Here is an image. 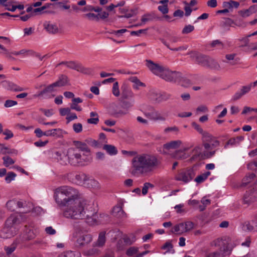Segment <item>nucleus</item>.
<instances>
[{
    "label": "nucleus",
    "mask_w": 257,
    "mask_h": 257,
    "mask_svg": "<svg viewBox=\"0 0 257 257\" xmlns=\"http://www.w3.org/2000/svg\"><path fill=\"white\" fill-rule=\"evenodd\" d=\"M1 84L5 89L11 91H22L24 90L23 88L10 81H3L1 82Z\"/></svg>",
    "instance_id": "nucleus-18"
},
{
    "label": "nucleus",
    "mask_w": 257,
    "mask_h": 257,
    "mask_svg": "<svg viewBox=\"0 0 257 257\" xmlns=\"http://www.w3.org/2000/svg\"><path fill=\"white\" fill-rule=\"evenodd\" d=\"M75 231L77 237L76 241L77 247L82 248L92 241V235L89 233L88 228L79 225L75 227Z\"/></svg>",
    "instance_id": "nucleus-7"
},
{
    "label": "nucleus",
    "mask_w": 257,
    "mask_h": 257,
    "mask_svg": "<svg viewBox=\"0 0 257 257\" xmlns=\"http://www.w3.org/2000/svg\"><path fill=\"white\" fill-rule=\"evenodd\" d=\"M16 176V174L15 173L12 172H9L5 178V180L7 183H9L14 180Z\"/></svg>",
    "instance_id": "nucleus-53"
},
{
    "label": "nucleus",
    "mask_w": 257,
    "mask_h": 257,
    "mask_svg": "<svg viewBox=\"0 0 257 257\" xmlns=\"http://www.w3.org/2000/svg\"><path fill=\"white\" fill-rule=\"evenodd\" d=\"M175 157L179 159H185L188 157V155L184 152L179 151L176 152Z\"/></svg>",
    "instance_id": "nucleus-55"
},
{
    "label": "nucleus",
    "mask_w": 257,
    "mask_h": 257,
    "mask_svg": "<svg viewBox=\"0 0 257 257\" xmlns=\"http://www.w3.org/2000/svg\"><path fill=\"white\" fill-rule=\"evenodd\" d=\"M256 194L257 192L255 190L252 191L250 190L248 191H246L243 198V202L244 204L248 205L254 202L256 197Z\"/></svg>",
    "instance_id": "nucleus-16"
},
{
    "label": "nucleus",
    "mask_w": 257,
    "mask_h": 257,
    "mask_svg": "<svg viewBox=\"0 0 257 257\" xmlns=\"http://www.w3.org/2000/svg\"><path fill=\"white\" fill-rule=\"evenodd\" d=\"M192 127L196 130L201 135L204 132L200 125L195 122H192L191 123Z\"/></svg>",
    "instance_id": "nucleus-58"
},
{
    "label": "nucleus",
    "mask_w": 257,
    "mask_h": 257,
    "mask_svg": "<svg viewBox=\"0 0 257 257\" xmlns=\"http://www.w3.org/2000/svg\"><path fill=\"white\" fill-rule=\"evenodd\" d=\"M45 30L50 34L55 35L59 33V29L55 24L51 23L50 21H45L43 24Z\"/></svg>",
    "instance_id": "nucleus-15"
},
{
    "label": "nucleus",
    "mask_w": 257,
    "mask_h": 257,
    "mask_svg": "<svg viewBox=\"0 0 257 257\" xmlns=\"http://www.w3.org/2000/svg\"><path fill=\"white\" fill-rule=\"evenodd\" d=\"M69 83V79L68 77L64 74H61L58 77L57 81L55 82L54 84L55 87H62L67 85Z\"/></svg>",
    "instance_id": "nucleus-25"
},
{
    "label": "nucleus",
    "mask_w": 257,
    "mask_h": 257,
    "mask_svg": "<svg viewBox=\"0 0 257 257\" xmlns=\"http://www.w3.org/2000/svg\"><path fill=\"white\" fill-rule=\"evenodd\" d=\"M85 186L88 188H97L99 187L98 182L93 179H90L88 177L86 183L85 184Z\"/></svg>",
    "instance_id": "nucleus-37"
},
{
    "label": "nucleus",
    "mask_w": 257,
    "mask_h": 257,
    "mask_svg": "<svg viewBox=\"0 0 257 257\" xmlns=\"http://www.w3.org/2000/svg\"><path fill=\"white\" fill-rule=\"evenodd\" d=\"M24 233V238L25 239L30 240L35 237V234L34 233L32 229L30 228L27 225L25 226Z\"/></svg>",
    "instance_id": "nucleus-36"
},
{
    "label": "nucleus",
    "mask_w": 257,
    "mask_h": 257,
    "mask_svg": "<svg viewBox=\"0 0 257 257\" xmlns=\"http://www.w3.org/2000/svg\"><path fill=\"white\" fill-rule=\"evenodd\" d=\"M73 128L75 133H79L82 131V125L80 123H74Z\"/></svg>",
    "instance_id": "nucleus-54"
},
{
    "label": "nucleus",
    "mask_w": 257,
    "mask_h": 257,
    "mask_svg": "<svg viewBox=\"0 0 257 257\" xmlns=\"http://www.w3.org/2000/svg\"><path fill=\"white\" fill-rule=\"evenodd\" d=\"M178 80L175 82L179 83L182 86L187 87L191 85V81L188 78L184 77L181 73L180 72V77L178 78Z\"/></svg>",
    "instance_id": "nucleus-30"
},
{
    "label": "nucleus",
    "mask_w": 257,
    "mask_h": 257,
    "mask_svg": "<svg viewBox=\"0 0 257 257\" xmlns=\"http://www.w3.org/2000/svg\"><path fill=\"white\" fill-rule=\"evenodd\" d=\"M71 109L69 107L61 108L59 109L60 114L61 116H65L70 113Z\"/></svg>",
    "instance_id": "nucleus-57"
},
{
    "label": "nucleus",
    "mask_w": 257,
    "mask_h": 257,
    "mask_svg": "<svg viewBox=\"0 0 257 257\" xmlns=\"http://www.w3.org/2000/svg\"><path fill=\"white\" fill-rule=\"evenodd\" d=\"M82 17L84 18H87L89 21H95L98 22L99 20L98 14L96 15L94 13H89L85 14L83 15Z\"/></svg>",
    "instance_id": "nucleus-40"
},
{
    "label": "nucleus",
    "mask_w": 257,
    "mask_h": 257,
    "mask_svg": "<svg viewBox=\"0 0 257 257\" xmlns=\"http://www.w3.org/2000/svg\"><path fill=\"white\" fill-rule=\"evenodd\" d=\"M21 222V217L20 216L12 215L7 219L5 224L10 226L11 228H16L18 229V231H19V226Z\"/></svg>",
    "instance_id": "nucleus-12"
},
{
    "label": "nucleus",
    "mask_w": 257,
    "mask_h": 257,
    "mask_svg": "<svg viewBox=\"0 0 257 257\" xmlns=\"http://www.w3.org/2000/svg\"><path fill=\"white\" fill-rule=\"evenodd\" d=\"M77 71L85 74H90L92 72V70L91 68L85 67L81 64L79 65Z\"/></svg>",
    "instance_id": "nucleus-46"
},
{
    "label": "nucleus",
    "mask_w": 257,
    "mask_h": 257,
    "mask_svg": "<svg viewBox=\"0 0 257 257\" xmlns=\"http://www.w3.org/2000/svg\"><path fill=\"white\" fill-rule=\"evenodd\" d=\"M80 64V63H77L74 61H69L67 67L70 69L75 70L77 71Z\"/></svg>",
    "instance_id": "nucleus-51"
},
{
    "label": "nucleus",
    "mask_w": 257,
    "mask_h": 257,
    "mask_svg": "<svg viewBox=\"0 0 257 257\" xmlns=\"http://www.w3.org/2000/svg\"><path fill=\"white\" fill-rule=\"evenodd\" d=\"M17 200H9L7 202L6 204L7 207L9 210L11 211H14L16 207H17Z\"/></svg>",
    "instance_id": "nucleus-41"
},
{
    "label": "nucleus",
    "mask_w": 257,
    "mask_h": 257,
    "mask_svg": "<svg viewBox=\"0 0 257 257\" xmlns=\"http://www.w3.org/2000/svg\"><path fill=\"white\" fill-rule=\"evenodd\" d=\"M18 229L11 228L5 224V227L0 231V237L3 238H11L18 232Z\"/></svg>",
    "instance_id": "nucleus-11"
},
{
    "label": "nucleus",
    "mask_w": 257,
    "mask_h": 257,
    "mask_svg": "<svg viewBox=\"0 0 257 257\" xmlns=\"http://www.w3.org/2000/svg\"><path fill=\"white\" fill-rule=\"evenodd\" d=\"M88 177L85 174L79 173L74 176V179L73 180L77 184L85 185L88 179Z\"/></svg>",
    "instance_id": "nucleus-24"
},
{
    "label": "nucleus",
    "mask_w": 257,
    "mask_h": 257,
    "mask_svg": "<svg viewBox=\"0 0 257 257\" xmlns=\"http://www.w3.org/2000/svg\"><path fill=\"white\" fill-rule=\"evenodd\" d=\"M156 18V16L154 13H148L144 15L141 18V23L140 25H144L149 22L153 21Z\"/></svg>",
    "instance_id": "nucleus-28"
},
{
    "label": "nucleus",
    "mask_w": 257,
    "mask_h": 257,
    "mask_svg": "<svg viewBox=\"0 0 257 257\" xmlns=\"http://www.w3.org/2000/svg\"><path fill=\"white\" fill-rule=\"evenodd\" d=\"M234 24L233 20L230 18H225L221 21L219 24V27L223 32L230 30V27Z\"/></svg>",
    "instance_id": "nucleus-19"
},
{
    "label": "nucleus",
    "mask_w": 257,
    "mask_h": 257,
    "mask_svg": "<svg viewBox=\"0 0 257 257\" xmlns=\"http://www.w3.org/2000/svg\"><path fill=\"white\" fill-rule=\"evenodd\" d=\"M73 144L74 145V149H77L79 152H83L85 153L90 154V149L89 148L86 143L84 142L74 141L73 142Z\"/></svg>",
    "instance_id": "nucleus-17"
},
{
    "label": "nucleus",
    "mask_w": 257,
    "mask_h": 257,
    "mask_svg": "<svg viewBox=\"0 0 257 257\" xmlns=\"http://www.w3.org/2000/svg\"><path fill=\"white\" fill-rule=\"evenodd\" d=\"M190 57L196 63L204 67L219 70L220 65L212 58L196 52L190 53Z\"/></svg>",
    "instance_id": "nucleus-6"
},
{
    "label": "nucleus",
    "mask_w": 257,
    "mask_h": 257,
    "mask_svg": "<svg viewBox=\"0 0 257 257\" xmlns=\"http://www.w3.org/2000/svg\"><path fill=\"white\" fill-rule=\"evenodd\" d=\"M54 158L61 165H66L68 162V156L64 152L57 151L54 153Z\"/></svg>",
    "instance_id": "nucleus-20"
},
{
    "label": "nucleus",
    "mask_w": 257,
    "mask_h": 257,
    "mask_svg": "<svg viewBox=\"0 0 257 257\" xmlns=\"http://www.w3.org/2000/svg\"><path fill=\"white\" fill-rule=\"evenodd\" d=\"M173 244L169 242H166L161 247L162 249H167L166 252H169L171 253H174L175 250L173 249Z\"/></svg>",
    "instance_id": "nucleus-47"
},
{
    "label": "nucleus",
    "mask_w": 257,
    "mask_h": 257,
    "mask_svg": "<svg viewBox=\"0 0 257 257\" xmlns=\"http://www.w3.org/2000/svg\"><path fill=\"white\" fill-rule=\"evenodd\" d=\"M62 130L60 128H54L45 132V136H59L61 134Z\"/></svg>",
    "instance_id": "nucleus-39"
},
{
    "label": "nucleus",
    "mask_w": 257,
    "mask_h": 257,
    "mask_svg": "<svg viewBox=\"0 0 257 257\" xmlns=\"http://www.w3.org/2000/svg\"><path fill=\"white\" fill-rule=\"evenodd\" d=\"M150 97L151 99L155 101L156 102L159 103L162 102L161 93L152 92L150 94Z\"/></svg>",
    "instance_id": "nucleus-43"
},
{
    "label": "nucleus",
    "mask_w": 257,
    "mask_h": 257,
    "mask_svg": "<svg viewBox=\"0 0 257 257\" xmlns=\"http://www.w3.org/2000/svg\"><path fill=\"white\" fill-rule=\"evenodd\" d=\"M172 98V95L167 92L161 93L162 101L168 100Z\"/></svg>",
    "instance_id": "nucleus-64"
},
{
    "label": "nucleus",
    "mask_w": 257,
    "mask_h": 257,
    "mask_svg": "<svg viewBox=\"0 0 257 257\" xmlns=\"http://www.w3.org/2000/svg\"><path fill=\"white\" fill-rule=\"evenodd\" d=\"M102 148L110 155H115L118 152L116 147L111 145H104Z\"/></svg>",
    "instance_id": "nucleus-33"
},
{
    "label": "nucleus",
    "mask_w": 257,
    "mask_h": 257,
    "mask_svg": "<svg viewBox=\"0 0 257 257\" xmlns=\"http://www.w3.org/2000/svg\"><path fill=\"white\" fill-rule=\"evenodd\" d=\"M131 173L135 176L151 174L158 166L159 161L156 156L143 154L135 157L132 161Z\"/></svg>",
    "instance_id": "nucleus-2"
},
{
    "label": "nucleus",
    "mask_w": 257,
    "mask_h": 257,
    "mask_svg": "<svg viewBox=\"0 0 257 257\" xmlns=\"http://www.w3.org/2000/svg\"><path fill=\"white\" fill-rule=\"evenodd\" d=\"M112 215L118 218H122L125 217L126 214L123 210L122 207L119 205L115 206L112 210Z\"/></svg>",
    "instance_id": "nucleus-23"
},
{
    "label": "nucleus",
    "mask_w": 257,
    "mask_h": 257,
    "mask_svg": "<svg viewBox=\"0 0 257 257\" xmlns=\"http://www.w3.org/2000/svg\"><path fill=\"white\" fill-rule=\"evenodd\" d=\"M128 80L134 83L133 87L135 89H139L140 86H146L145 84L141 82L140 80L138 79V78L136 76L131 77Z\"/></svg>",
    "instance_id": "nucleus-34"
},
{
    "label": "nucleus",
    "mask_w": 257,
    "mask_h": 257,
    "mask_svg": "<svg viewBox=\"0 0 257 257\" xmlns=\"http://www.w3.org/2000/svg\"><path fill=\"white\" fill-rule=\"evenodd\" d=\"M201 135L202 145L206 150H209L211 148L210 143L213 139L214 137L206 131H204Z\"/></svg>",
    "instance_id": "nucleus-14"
},
{
    "label": "nucleus",
    "mask_w": 257,
    "mask_h": 257,
    "mask_svg": "<svg viewBox=\"0 0 257 257\" xmlns=\"http://www.w3.org/2000/svg\"><path fill=\"white\" fill-rule=\"evenodd\" d=\"M154 187V185L150 183L146 182V183H144V186L142 188L143 195H146L148 192V189L149 188H153Z\"/></svg>",
    "instance_id": "nucleus-49"
},
{
    "label": "nucleus",
    "mask_w": 257,
    "mask_h": 257,
    "mask_svg": "<svg viewBox=\"0 0 257 257\" xmlns=\"http://www.w3.org/2000/svg\"><path fill=\"white\" fill-rule=\"evenodd\" d=\"M63 215L65 218L72 220L85 219L90 225L99 223L97 212L84 198L67 205Z\"/></svg>",
    "instance_id": "nucleus-1"
},
{
    "label": "nucleus",
    "mask_w": 257,
    "mask_h": 257,
    "mask_svg": "<svg viewBox=\"0 0 257 257\" xmlns=\"http://www.w3.org/2000/svg\"><path fill=\"white\" fill-rule=\"evenodd\" d=\"M3 134L6 136V137L5 138V140H8L13 138L14 136L13 133L12 132V131L8 129H6L3 132Z\"/></svg>",
    "instance_id": "nucleus-61"
},
{
    "label": "nucleus",
    "mask_w": 257,
    "mask_h": 257,
    "mask_svg": "<svg viewBox=\"0 0 257 257\" xmlns=\"http://www.w3.org/2000/svg\"><path fill=\"white\" fill-rule=\"evenodd\" d=\"M214 245L216 247H219V250L210 252L207 254L205 257H225L230 254L231 248L227 241L218 238L214 240Z\"/></svg>",
    "instance_id": "nucleus-8"
},
{
    "label": "nucleus",
    "mask_w": 257,
    "mask_h": 257,
    "mask_svg": "<svg viewBox=\"0 0 257 257\" xmlns=\"http://www.w3.org/2000/svg\"><path fill=\"white\" fill-rule=\"evenodd\" d=\"M39 110L43 113L47 117L52 116L53 114L52 109H46L42 108L39 109Z\"/></svg>",
    "instance_id": "nucleus-63"
},
{
    "label": "nucleus",
    "mask_w": 257,
    "mask_h": 257,
    "mask_svg": "<svg viewBox=\"0 0 257 257\" xmlns=\"http://www.w3.org/2000/svg\"><path fill=\"white\" fill-rule=\"evenodd\" d=\"M17 205L18 208L24 209V213L30 212L33 207V204L31 202H27L26 201L22 200L17 201Z\"/></svg>",
    "instance_id": "nucleus-22"
},
{
    "label": "nucleus",
    "mask_w": 257,
    "mask_h": 257,
    "mask_svg": "<svg viewBox=\"0 0 257 257\" xmlns=\"http://www.w3.org/2000/svg\"><path fill=\"white\" fill-rule=\"evenodd\" d=\"M252 86V83L249 84V85H246V86H242L240 90L241 92H242V94L244 95L246 93H248L250 90Z\"/></svg>",
    "instance_id": "nucleus-60"
},
{
    "label": "nucleus",
    "mask_w": 257,
    "mask_h": 257,
    "mask_svg": "<svg viewBox=\"0 0 257 257\" xmlns=\"http://www.w3.org/2000/svg\"><path fill=\"white\" fill-rule=\"evenodd\" d=\"M144 114L148 118L155 121H165L166 119L165 116L161 115L157 111H152L151 112H144Z\"/></svg>",
    "instance_id": "nucleus-21"
},
{
    "label": "nucleus",
    "mask_w": 257,
    "mask_h": 257,
    "mask_svg": "<svg viewBox=\"0 0 257 257\" xmlns=\"http://www.w3.org/2000/svg\"><path fill=\"white\" fill-rule=\"evenodd\" d=\"M182 142L180 140L171 141L164 145V148L167 150L176 149L179 148Z\"/></svg>",
    "instance_id": "nucleus-29"
},
{
    "label": "nucleus",
    "mask_w": 257,
    "mask_h": 257,
    "mask_svg": "<svg viewBox=\"0 0 257 257\" xmlns=\"http://www.w3.org/2000/svg\"><path fill=\"white\" fill-rule=\"evenodd\" d=\"M68 163L74 166H84L90 163L92 161L91 157L84 153L81 155L77 149L70 148L67 152Z\"/></svg>",
    "instance_id": "nucleus-5"
},
{
    "label": "nucleus",
    "mask_w": 257,
    "mask_h": 257,
    "mask_svg": "<svg viewBox=\"0 0 257 257\" xmlns=\"http://www.w3.org/2000/svg\"><path fill=\"white\" fill-rule=\"evenodd\" d=\"M84 141L87 146L89 145L95 148H100L102 147V144L100 143V142L91 138H87L85 139Z\"/></svg>",
    "instance_id": "nucleus-32"
},
{
    "label": "nucleus",
    "mask_w": 257,
    "mask_h": 257,
    "mask_svg": "<svg viewBox=\"0 0 257 257\" xmlns=\"http://www.w3.org/2000/svg\"><path fill=\"white\" fill-rule=\"evenodd\" d=\"M121 96L124 99H129L134 96V93L132 90L126 85H123L121 87Z\"/></svg>",
    "instance_id": "nucleus-26"
},
{
    "label": "nucleus",
    "mask_w": 257,
    "mask_h": 257,
    "mask_svg": "<svg viewBox=\"0 0 257 257\" xmlns=\"http://www.w3.org/2000/svg\"><path fill=\"white\" fill-rule=\"evenodd\" d=\"M112 92L115 96L117 97L119 95L120 92L118 87V83L117 82H115L113 83Z\"/></svg>",
    "instance_id": "nucleus-50"
},
{
    "label": "nucleus",
    "mask_w": 257,
    "mask_h": 257,
    "mask_svg": "<svg viewBox=\"0 0 257 257\" xmlns=\"http://www.w3.org/2000/svg\"><path fill=\"white\" fill-rule=\"evenodd\" d=\"M210 174L211 173L209 171H207L197 176L195 179V181L199 184L203 182L208 178V177L210 175Z\"/></svg>",
    "instance_id": "nucleus-38"
},
{
    "label": "nucleus",
    "mask_w": 257,
    "mask_h": 257,
    "mask_svg": "<svg viewBox=\"0 0 257 257\" xmlns=\"http://www.w3.org/2000/svg\"><path fill=\"white\" fill-rule=\"evenodd\" d=\"M194 30V27L191 25L186 26L182 30V33L183 34L191 33Z\"/></svg>",
    "instance_id": "nucleus-52"
},
{
    "label": "nucleus",
    "mask_w": 257,
    "mask_h": 257,
    "mask_svg": "<svg viewBox=\"0 0 257 257\" xmlns=\"http://www.w3.org/2000/svg\"><path fill=\"white\" fill-rule=\"evenodd\" d=\"M59 257H79V254L76 253L71 250H68L64 252L61 255H59Z\"/></svg>",
    "instance_id": "nucleus-44"
},
{
    "label": "nucleus",
    "mask_w": 257,
    "mask_h": 257,
    "mask_svg": "<svg viewBox=\"0 0 257 257\" xmlns=\"http://www.w3.org/2000/svg\"><path fill=\"white\" fill-rule=\"evenodd\" d=\"M146 65L153 74L167 81L175 82L180 77L179 72L171 71L167 67L151 60H146Z\"/></svg>",
    "instance_id": "nucleus-4"
},
{
    "label": "nucleus",
    "mask_w": 257,
    "mask_h": 257,
    "mask_svg": "<svg viewBox=\"0 0 257 257\" xmlns=\"http://www.w3.org/2000/svg\"><path fill=\"white\" fill-rule=\"evenodd\" d=\"M172 231L173 233H176L179 235H181L184 232H186L184 222L180 223L175 225L173 227V230Z\"/></svg>",
    "instance_id": "nucleus-31"
},
{
    "label": "nucleus",
    "mask_w": 257,
    "mask_h": 257,
    "mask_svg": "<svg viewBox=\"0 0 257 257\" xmlns=\"http://www.w3.org/2000/svg\"><path fill=\"white\" fill-rule=\"evenodd\" d=\"M206 150L204 152H202V147L201 146H196L191 152V158L189 159V161L191 162H196L200 160L203 158V157H205L207 158H210L213 156L216 151H212L208 152Z\"/></svg>",
    "instance_id": "nucleus-9"
},
{
    "label": "nucleus",
    "mask_w": 257,
    "mask_h": 257,
    "mask_svg": "<svg viewBox=\"0 0 257 257\" xmlns=\"http://www.w3.org/2000/svg\"><path fill=\"white\" fill-rule=\"evenodd\" d=\"M195 175V173L193 168H187L181 170L175 176V179L177 181H182L184 183H187L191 181Z\"/></svg>",
    "instance_id": "nucleus-10"
},
{
    "label": "nucleus",
    "mask_w": 257,
    "mask_h": 257,
    "mask_svg": "<svg viewBox=\"0 0 257 257\" xmlns=\"http://www.w3.org/2000/svg\"><path fill=\"white\" fill-rule=\"evenodd\" d=\"M55 86L54 83L51 84L47 86H45V88L35 94L34 96L35 97H39L41 98H48V94L52 93L55 91Z\"/></svg>",
    "instance_id": "nucleus-13"
},
{
    "label": "nucleus",
    "mask_w": 257,
    "mask_h": 257,
    "mask_svg": "<svg viewBox=\"0 0 257 257\" xmlns=\"http://www.w3.org/2000/svg\"><path fill=\"white\" fill-rule=\"evenodd\" d=\"M158 8L159 11H160L164 15L167 14L169 12L168 5L159 6Z\"/></svg>",
    "instance_id": "nucleus-59"
},
{
    "label": "nucleus",
    "mask_w": 257,
    "mask_h": 257,
    "mask_svg": "<svg viewBox=\"0 0 257 257\" xmlns=\"http://www.w3.org/2000/svg\"><path fill=\"white\" fill-rule=\"evenodd\" d=\"M255 175L254 173L249 174L248 175L246 176L242 180V186H245L249 182H250L255 177Z\"/></svg>",
    "instance_id": "nucleus-42"
},
{
    "label": "nucleus",
    "mask_w": 257,
    "mask_h": 257,
    "mask_svg": "<svg viewBox=\"0 0 257 257\" xmlns=\"http://www.w3.org/2000/svg\"><path fill=\"white\" fill-rule=\"evenodd\" d=\"M106 231H102L99 233L98 238L97 240L94 243V246L102 247L103 246L106 241L105 237Z\"/></svg>",
    "instance_id": "nucleus-27"
},
{
    "label": "nucleus",
    "mask_w": 257,
    "mask_h": 257,
    "mask_svg": "<svg viewBox=\"0 0 257 257\" xmlns=\"http://www.w3.org/2000/svg\"><path fill=\"white\" fill-rule=\"evenodd\" d=\"M147 29H141L137 31H132L131 32V35L132 36H140L142 34H146V32Z\"/></svg>",
    "instance_id": "nucleus-62"
},
{
    "label": "nucleus",
    "mask_w": 257,
    "mask_h": 257,
    "mask_svg": "<svg viewBox=\"0 0 257 257\" xmlns=\"http://www.w3.org/2000/svg\"><path fill=\"white\" fill-rule=\"evenodd\" d=\"M138 251V248L135 247H131L126 250V254L128 256H132Z\"/></svg>",
    "instance_id": "nucleus-56"
},
{
    "label": "nucleus",
    "mask_w": 257,
    "mask_h": 257,
    "mask_svg": "<svg viewBox=\"0 0 257 257\" xmlns=\"http://www.w3.org/2000/svg\"><path fill=\"white\" fill-rule=\"evenodd\" d=\"M243 229L246 231H255L250 221L244 222L243 225Z\"/></svg>",
    "instance_id": "nucleus-48"
},
{
    "label": "nucleus",
    "mask_w": 257,
    "mask_h": 257,
    "mask_svg": "<svg viewBox=\"0 0 257 257\" xmlns=\"http://www.w3.org/2000/svg\"><path fill=\"white\" fill-rule=\"evenodd\" d=\"M54 198L60 207L66 206L82 198L77 189L67 186L57 188L54 193Z\"/></svg>",
    "instance_id": "nucleus-3"
},
{
    "label": "nucleus",
    "mask_w": 257,
    "mask_h": 257,
    "mask_svg": "<svg viewBox=\"0 0 257 257\" xmlns=\"http://www.w3.org/2000/svg\"><path fill=\"white\" fill-rule=\"evenodd\" d=\"M3 160L4 161V165L6 167H8L15 163V161L9 156L3 157Z\"/></svg>",
    "instance_id": "nucleus-45"
},
{
    "label": "nucleus",
    "mask_w": 257,
    "mask_h": 257,
    "mask_svg": "<svg viewBox=\"0 0 257 257\" xmlns=\"http://www.w3.org/2000/svg\"><path fill=\"white\" fill-rule=\"evenodd\" d=\"M17 247V244L13 243L9 246H6L4 249L6 252L7 257H17L12 255V253L15 251Z\"/></svg>",
    "instance_id": "nucleus-35"
}]
</instances>
